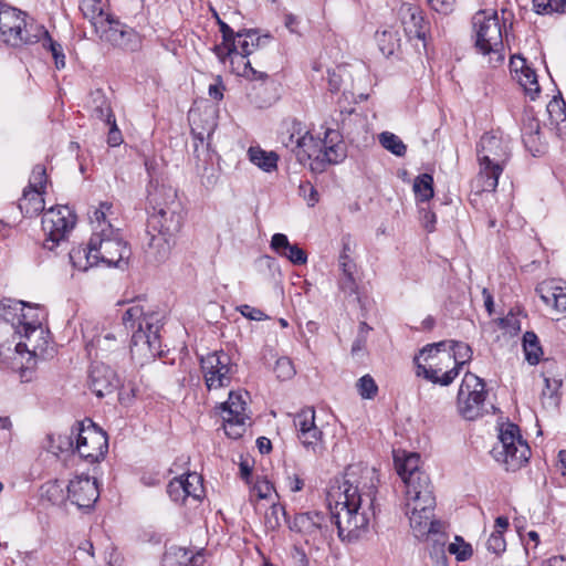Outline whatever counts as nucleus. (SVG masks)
<instances>
[{
    "instance_id": "7ed1b4c3",
    "label": "nucleus",
    "mask_w": 566,
    "mask_h": 566,
    "mask_svg": "<svg viewBox=\"0 0 566 566\" xmlns=\"http://www.w3.org/2000/svg\"><path fill=\"white\" fill-rule=\"evenodd\" d=\"M281 143L294 153L301 165L308 166L314 174L325 171L329 165L338 164L346 157L337 130L327 129L323 139H316L306 126L296 119L286 123V129L281 133Z\"/></svg>"
},
{
    "instance_id": "c9c22d12",
    "label": "nucleus",
    "mask_w": 566,
    "mask_h": 566,
    "mask_svg": "<svg viewBox=\"0 0 566 566\" xmlns=\"http://www.w3.org/2000/svg\"><path fill=\"white\" fill-rule=\"evenodd\" d=\"M297 438L302 446L314 454H322L325 450L323 432L318 427L297 433Z\"/></svg>"
},
{
    "instance_id": "f704fd0d",
    "label": "nucleus",
    "mask_w": 566,
    "mask_h": 566,
    "mask_svg": "<svg viewBox=\"0 0 566 566\" xmlns=\"http://www.w3.org/2000/svg\"><path fill=\"white\" fill-rule=\"evenodd\" d=\"M80 10L94 29L101 28L102 21L108 15L103 11L99 0H80Z\"/></svg>"
},
{
    "instance_id": "37998d69",
    "label": "nucleus",
    "mask_w": 566,
    "mask_h": 566,
    "mask_svg": "<svg viewBox=\"0 0 566 566\" xmlns=\"http://www.w3.org/2000/svg\"><path fill=\"white\" fill-rule=\"evenodd\" d=\"M413 191L417 198L426 202L433 197V178L429 174L418 176L413 181Z\"/></svg>"
},
{
    "instance_id": "6ab92c4d",
    "label": "nucleus",
    "mask_w": 566,
    "mask_h": 566,
    "mask_svg": "<svg viewBox=\"0 0 566 566\" xmlns=\"http://www.w3.org/2000/svg\"><path fill=\"white\" fill-rule=\"evenodd\" d=\"M99 496L95 479L88 475H78L67 484V497L80 509H90Z\"/></svg>"
},
{
    "instance_id": "a211bd4d",
    "label": "nucleus",
    "mask_w": 566,
    "mask_h": 566,
    "mask_svg": "<svg viewBox=\"0 0 566 566\" xmlns=\"http://www.w3.org/2000/svg\"><path fill=\"white\" fill-rule=\"evenodd\" d=\"M398 15L407 39L409 41L413 39L421 41L423 49H426V38L429 27L428 22L422 17V12L419 7L410 3H402L399 8Z\"/></svg>"
},
{
    "instance_id": "e433bc0d",
    "label": "nucleus",
    "mask_w": 566,
    "mask_h": 566,
    "mask_svg": "<svg viewBox=\"0 0 566 566\" xmlns=\"http://www.w3.org/2000/svg\"><path fill=\"white\" fill-rule=\"evenodd\" d=\"M261 38L254 29H243L237 32V46L242 55H250L260 45Z\"/></svg>"
},
{
    "instance_id": "b1692460",
    "label": "nucleus",
    "mask_w": 566,
    "mask_h": 566,
    "mask_svg": "<svg viewBox=\"0 0 566 566\" xmlns=\"http://www.w3.org/2000/svg\"><path fill=\"white\" fill-rule=\"evenodd\" d=\"M270 247L280 256L286 258L295 265L305 264L307 261L305 251L297 244H291L283 233H275L271 239Z\"/></svg>"
},
{
    "instance_id": "052dcab7",
    "label": "nucleus",
    "mask_w": 566,
    "mask_h": 566,
    "mask_svg": "<svg viewBox=\"0 0 566 566\" xmlns=\"http://www.w3.org/2000/svg\"><path fill=\"white\" fill-rule=\"evenodd\" d=\"M298 193L304 198L308 207H314L318 202V192L311 182L301 184Z\"/></svg>"
},
{
    "instance_id": "dca6fc26",
    "label": "nucleus",
    "mask_w": 566,
    "mask_h": 566,
    "mask_svg": "<svg viewBox=\"0 0 566 566\" xmlns=\"http://www.w3.org/2000/svg\"><path fill=\"white\" fill-rule=\"evenodd\" d=\"M157 196L158 192L149 195V202H155L156 206L154 207V212L148 218L147 228L174 237L181 229V214L166 203L163 206L158 202Z\"/></svg>"
},
{
    "instance_id": "393cba45",
    "label": "nucleus",
    "mask_w": 566,
    "mask_h": 566,
    "mask_svg": "<svg viewBox=\"0 0 566 566\" xmlns=\"http://www.w3.org/2000/svg\"><path fill=\"white\" fill-rule=\"evenodd\" d=\"M125 338H118L114 333L98 335L91 346L96 348V356L107 358L112 354H125Z\"/></svg>"
},
{
    "instance_id": "6e6552de",
    "label": "nucleus",
    "mask_w": 566,
    "mask_h": 566,
    "mask_svg": "<svg viewBox=\"0 0 566 566\" xmlns=\"http://www.w3.org/2000/svg\"><path fill=\"white\" fill-rule=\"evenodd\" d=\"M57 449L61 452L76 450L82 459L98 462L107 452V436L91 419H86L76 422L70 436L59 437Z\"/></svg>"
},
{
    "instance_id": "a19ab883",
    "label": "nucleus",
    "mask_w": 566,
    "mask_h": 566,
    "mask_svg": "<svg viewBox=\"0 0 566 566\" xmlns=\"http://www.w3.org/2000/svg\"><path fill=\"white\" fill-rule=\"evenodd\" d=\"M39 42L42 43L43 49L51 52L54 60L55 67L61 70L65 66V54L62 45L54 41L49 31L44 28V33L39 36Z\"/></svg>"
},
{
    "instance_id": "39448f33",
    "label": "nucleus",
    "mask_w": 566,
    "mask_h": 566,
    "mask_svg": "<svg viewBox=\"0 0 566 566\" xmlns=\"http://www.w3.org/2000/svg\"><path fill=\"white\" fill-rule=\"evenodd\" d=\"M164 314L145 312L139 304L125 311L122 321L126 329L132 332L130 354L133 358L147 361L161 354L160 329Z\"/></svg>"
},
{
    "instance_id": "c85d7f7f",
    "label": "nucleus",
    "mask_w": 566,
    "mask_h": 566,
    "mask_svg": "<svg viewBox=\"0 0 566 566\" xmlns=\"http://www.w3.org/2000/svg\"><path fill=\"white\" fill-rule=\"evenodd\" d=\"M90 109L94 118L105 124L115 119L111 103L101 90H96L91 94Z\"/></svg>"
},
{
    "instance_id": "20e7f679",
    "label": "nucleus",
    "mask_w": 566,
    "mask_h": 566,
    "mask_svg": "<svg viewBox=\"0 0 566 566\" xmlns=\"http://www.w3.org/2000/svg\"><path fill=\"white\" fill-rule=\"evenodd\" d=\"M130 255L132 250L123 240L119 229H114L112 224L93 232L86 249L78 248L69 252L73 265L83 271L87 269V264L92 266L99 262L124 269Z\"/></svg>"
},
{
    "instance_id": "864d4df0",
    "label": "nucleus",
    "mask_w": 566,
    "mask_h": 566,
    "mask_svg": "<svg viewBox=\"0 0 566 566\" xmlns=\"http://www.w3.org/2000/svg\"><path fill=\"white\" fill-rule=\"evenodd\" d=\"M167 493L174 502H184L189 496V490L185 486L184 482L179 478L172 479L167 485Z\"/></svg>"
},
{
    "instance_id": "bf43d9fd",
    "label": "nucleus",
    "mask_w": 566,
    "mask_h": 566,
    "mask_svg": "<svg viewBox=\"0 0 566 566\" xmlns=\"http://www.w3.org/2000/svg\"><path fill=\"white\" fill-rule=\"evenodd\" d=\"M558 3V0H533L534 10L539 14H545L553 11L564 12V8H560Z\"/></svg>"
},
{
    "instance_id": "79ce46f5",
    "label": "nucleus",
    "mask_w": 566,
    "mask_h": 566,
    "mask_svg": "<svg viewBox=\"0 0 566 566\" xmlns=\"http://www.w3.org/2000/svg\"><path fill=\"white\" fill-rule=\"evenodd\" d=\"M222 34V43L213 48L219 60H223V49L228 54L237 51V32L232 30L226 22L219 28Z\"/></svg>"
},
{
    "instance_id": "f8f14e48",
    "label": "nucleus",
    "mask_w": 566,
    "mask_h": 566,
    "mask_svg": "<svg viewBox=\"0 0 566 566\" xmlns=\"http://www.w3.org/2000/svg\"><path fill=\"white\" fill-rule=\"evenodd\" d=\"M493 458L501 462L506 471H516L528 462L531 449L520 434L516 424L509 423L502 428L499 434V442L491 451Z\"/></svg>"
},
{
    "instance_id": "4468645a",
    "label": "nucleus",
    "mask_w": 566,
    "mask_h": 566,
    "mask_svg": "<svg viewBox=\"0 0 566 566\" xmlns=\"http://www.w3.org/2000/svg\"><path fill=\"white\" fill-rule=\"evenodd\" d=\"M485 382L472 373H467L460 385L457 405L459 413L467 420H474L488 412L485 408Z\"/></svg>"
},
{
    "instance_id": "49530a36",
    "label": "nucleus",
    "mask_w": 566,
    "mask_h": 566,
    "mask_svg": "<svg viewBox=\"0 0 566 566\" xmlns=\"http://www.w3.org/2000/svg\"><path fill=\"white\" fill-rule=\"evenodd\" d=\"M517 81L531 99H535L541 91L535 71L532 67L526 69L517 75Z\"/></svg>"
},
{
    "instance_id": "7c9ffc66",
    "label": "nucleus",
    "mask_w": 566,
    "mask_h": 566,
    "mask_svg": "<svg viewBox=\"0 0 566 566\" xmlns=\"http://www.w3.org/2000/svg\"><path fill=\"white\" fill-rule=\"evenodd\" d=\"M339 268L343 272V277L339 282L340 289L346 293H355L356 292V263L348 254H339L338 259Z\"/></svg>"
},
{
    "instance_id": "a878e982",
    "label": "nucleus",
    "mask_w": 566,
    "mask_h": 566,
    "mask_svg": "<svg viewBox=\"0 0 566 566\" xmlns=\"http://www.w3.org/2000/svg\"><path fill=\"white\" fill-rule=\"evenodd\" d=\"M45 312L39 305H33L23 302V311L19 315V324H17V333L29 331L43 326L42 323L45 319Z\"/></svg>"
},
{
    "instance_id": "0eeeda50",
    "label": "nucleus",
    "mask_w": 566,
    "mask_h": 566,
    "mask_svg": "<svg viewBox=\"0 0 566 566\" xmlns=\"http://www.w3.org/2000/svg\"><path fill=\"white\" fill-rule=\"evenodd\" d=\"M44 25L38 23L25 11L0 0V42L6 46L20 49L39 43Z\"/></svg>"
},
{
    "instance_id": "5fc2aeb1",
    "label": "nucleus",
    "mask_w": 566,
    "mask_h": 566,
    "mask_svg": "<svg viewBox=\"0 0 566 566\" xmlns=\"http://www.w3.org/2000/svg\"><path fill=\"white\" fill-rule=\"evenodd\" d=\"M281 518L286 520V511L280 504H272L265 514V524L269 528L275 530L281 525Z\"/></svg>"
},
{
    "instance_id": "423d86ee",
    "label": "nucleus",
    "mask_w": 566,
    "mask_h": 566,
    "mask_svg": "<svg viewBox=\"0 0 566 566\" xmlns=\"http://www.w3.org/2000/svg\"><path fill=\"white\" fill-rule=\"evenodd\" d=\"M476 151L480 165L475 180L476 188L479 191H494L499 177L511 157L510 143L494 133H485L480 139Z\"/></svg>"
},
{
    "instance_id": "0e129e2a",
    "label": "nucleus",
    "mask_w": 566,
    "mask_h": 566,
    "mask_svg": "<svg viewBox=\"0 0 566 566\" xmlns=\"http://www.w3.org/2000/svg\"><path fill=\"white\" fill-rule=\"evenodd\" d=\"M106 125L109 126L108 135H107V143L111 147L119 146L123 143L122 133L118 129L116 125V119H113V122L106 123Z\"/></svg>"
},
{
    "instance_id": "c756f323",
    "label": "nucleus",
    "mask_w": 566,
    "mask_h": 566,
    "mask_svg": "<svg viewBox=\"0 0 566 566\" xmlns=\"http://www.w3.org/2000/svg\"><path fill=\"white\" fill-rule=\"evenodd\" d=\"M249 159L265 172L277 169L279 155L275 151H266L259 146H251L248 150Z\"/></svg>"
},
{
    "instance_id": "bb28decb",
    "label": "nucleus",
    "mask_w": 566,
    "mask_h": 566,
    "mask_svg": "<svg viewBox=\"0 0 566 566\" xmlns=\"http://www.w3.org/2000/svg\"><path fill=\"white\" fill-rule=\"evenodd\" d=\"M43 191L25 188L22 198L19 201V209L24 217L38 216L44 210Z\"/></svg>"
},
{
    "instance_id": "603ef678",
    "label": "nucleus",
    "mask_w": 566,
    "mask_h": 566,
    "mask_svg": "<svg viewBox=\"0 0 566 566\" xmlns=\"http://www.w3.org/2000/svg\"><path fill=\"white\" fill-rule=\"evenodd\" d=\"M448 551L450 554L455 555L459 562L468 560L473 554L472 546L465 543L460 536H457L455 542L449 545Z\"/></svg>"
},
{
    "instance_id": "ea45409f",
    "label": "nucleus",
    "mask_w": 566,
    "mask_h": 566,
    "mask_svg": "<svg viewBox=\"0 0 566 566\" xmlns=\"http://www.w3.org/2000/svg\"><path fill=\"white\" fill-rule=\"evenodd\" d=\"M23 311V301L6 298L0 302V316L17 331L19 315Z\"/></svg>"
},
{
    "instance_id": "5701e85b",
    "label": "nucleus",
    "mask_w": 566,
    "mask_h": 566,
    "mask_svg": "<svg viewBox=\"0 0 566 566\" xmlns=\"http://www.w3.org/2000/svg\"><path fill=\"white\" fill-rule=\"evenodd\" d=\"M324 521L325 516L319 512L300 513L295 515L290 528L294 532L315 536L317 533L323 534L324 530H327Z\"/></svg>"
},
{
    "instance_id": "e2e57ef3",
    "label": "nucleus",
    "mask_w": 566,
    "mask_h": 566,
    "mask_svg": "<svg viewBox=\"0 0 566 566\" xmlns=\"http://www.w3.org/2000/svg\"><path fill=\"white\" fill-rule=\"evenodd\" d=\"M526 149L533 155L538 156L544 151V144L541 138V134L536 136H530L522 138Z\"/></svg>"
},
{
    "instance_id": "6e6d98bb",
    "label": "nucleus",
    "mask_w": 566,
    "mask_h": 566,
    "mask_svg": "<svg viewBox=\"0 0 566 566\" xmlns=\"http://www.w3.org/2000/svg\"><path fill=\"white\" fill-rule=\"evenodd\" d=\"M274 373L279 379L287 380L295 375V369L290 358L280 357L275 363Z\"/></svg>"
},
{
    "instance_id": "680f3d73",
    "label": "nucleus",
    "mask_w": 566,
    "mask_h": 566,
    "mask_svg": "<svg viewBox=\"0 0 566 566\" xmlns=\"http://www.w3.org/2000/svg\"><path fill=\"white\" fill-rule=\"evenodd\" d=\"M541 134L539 120L533 116H525L522 125V138Z\"/></svg>"
},
{
    "instance_id": "2f4dec72",
    "label": "nucleus",
    "mask_w": 566,
    "mask_h": 566,
    "mask_svg": "<svg viewBox=\"0 0 566 566\" xmlns=\"http://www.w3.org/2000/svg\"><path fill=\"white\" fill-rule=\"evenodd\" d=\"M376 41L380 52L385 56L394 55L400 48V38L397 30L388 27L381 31L376 32Z\"/></svg>"
},
{
    "instance_id": "4d7b16f0",
    "label": "nucleus",
    "mask_w": 566,
    "mask_h": 566,
    "mask_svg": "<svg viewBox=\"0 0 566 566\" xmlns=\"http://www.w3.org/2000/svg\"><path fill=\"white\" fill-rule=\"evenodd\" d=\"M46 182V171L42 165H36L32 174L30 176L29 186L27 188H32L34 190L42 191L44 184Z\"/></svg>"
},
{
    "instance_id": "a18cd8bd",
    "label": "nucleus",
    "mask_w": 566,
    "mask_h": 566,
    "mask_svg": "<svg viewBox=\"0 0 566 566\" xmlns=\"http://www.w3.org/2000/svg\"><path fill=\"white\" fill-rule=\"evenodd\" d=\"M380 145L391 154L402 157L406 155L407 146L394 133L384 132L379 135Z\"/></svg>"
},
{
    "instance_id": "774afa93",
    "label": "nucleus",
    "mask_w": 566,
    "mask_h": 566,
    "mask_svg": "<svg viewBox=\"0 0 566 566\" xmlns=\"http://www.w3.org/2000/svg\"><path fill=\"white\" fill-rule=\"evenodd\" d=\"M253 490L256 492V494L260 499H266L270 496V494L273 490V485L269 481L263 480V481L258 482L254 485Z\"/></svg>"
},
{
    "instance_id": "13d9d810",
    "label": "nucleus",
    "mask_w": 566,
    "mask_h": 566,
    "mask_svg": "<svg viewBox=\"0 0 566 566\" xmlns=\"http://www.w3.org/2000/svg\"><path fill=\"white\" fill-rule=\"evenodd\" d=\"M486 548L488 551L500 555L503 553L506 548V542L504 539V536L500 531H493L490 535V537L486 541Z\"/></svg>"
},
{
    "instance_id": "412c9836",
    "label": "nucleus",
    "mask_w": 566,
    "mask_h": 566,
    "mask_svg": "<svg viewBox=\"0 0 566 566\" xmlns=\"http://www.w3.org/2000/svg\"><path fill=\"white\" fill-rule=\"evenodd\" d=\"M147 235L149 238L145 250L147 260L153 263H163L168 260L175 243L174 237L156 232L148 228Z\"/></svg>"
},
{
    "instance_id": "de8ad7c7",
    "label": "nucleus",
    "mask_w": 566,
    "mask_h": 566,
    "mask_svg": "<svg viewBox=\"0 0 566 566\" xmlns=\"http://www.w3.org/2000/svg\"><path fill=\"white\" fill-rule=\"evenodd\" d=\"M139 43L140 41L137 32L128 25H125L124 29H120L117 41H115L113 45L124 50L135 51L139 46Z\"/></svg>"
},
{
    "instance_id": "9b49d317",
    "label": "nucleus",
    "mask_w": 566,
    "mask_h": 566,
    "mask_svg": "<svg viewBox=\"0 0 566 566\" xmlns=\"http://www.w3.org/2000/svg\"><path fill=\"white\" fill-rule=\"evenodd\" d=\"M23 342L15 345L12 368L18 370L22 381H29L38 358L50 355L48 331L43 326L31 328L19 334Z\"/></svg>"
},
{
    "instance_id": "cd10ccee",
    "label": "nucleus",
    "mask_w": 566,
    "mask_h": 566,
    "mask_svg": "<svg viewBox=\"0 0 566 566\" xmlns=\"http://www.w3.org/2000/svg\"><path fill=\"white\" fill-rule=\"evenodd\" d=\"M551 124L555 126L559 137H566V103L563 97L554 96L547 105Z\"/></svg>"
},
{
    "instance_id": "3c124183",
    "label": "nucleus",
    "mask_w": 566,
    "mask_h": 566,
    "mask_svg": "<svg viewBox=\"0 0 566 566\" xmlns=\"http://www.w3.org/2000/svg\"><path fill=\"white\" fill-rule=\"evenodd\" d=\"M356 387L363 399H373L378 392V386L370 375L360 377L356 382Z\"/></svg>"
},
{
    "instance_id": "f03ea898",
    "label": "nucleus",
    "mask_w": 566,
    "mask_h": 566,
    "mask_svg": "<svg viewBox=\"0 0 566 566\" xmlns=\"http://www.w3.org/2000/svg\"><path fill=\"white\" fill-rule=\"evenodd\" d=\"M395 468L405 484V510L417 538L439 535L443 524L434 520L436 496L429 475L420 469L417 453L395 454Z\"/></svg>"
},
{
    "instance_id": "ddd939ff",
    "label": "nucleus",
    "mask_w": 566,
    "mask_h": 566,
    "mask_svg": "<svg viewBox=\"0 0 566 566\" xmlns=\"http://www.w3.org/2000/svg\"><path fill=\"white\" fill-rule=\"evenodd\" d=\"M76 218L67 206H57L46 210L42 217V230L45 234L43 248L49 251L65 245Z\"/></svg>"
},
{
    "instance_id": "338daca9",
    "label": "nucleus",
    "mask_w": 566,
    "mask_h": 566,
    "mask_svg": "<svg viewBox=\"0 0 566 566\" xmlns=\"http://www.w3.org/2000/svg\"><path fill=\"white\" fill-rule=\"evenodd\" d=\"M240 313L252 321H262L266 317V315L259 308L252 307L250 305H241L239 307Z\"/></svg>"
},
{
    "instance_id": "4be33fe9",
    "label": "nucleus",
    "mask_w": 566,
    "mask_h": 566,
    "mask_svg": "<svg viewBox=\"0 0 566 566\" xmlns=\"http://www.w3.org/2000/svg\"><path fill=\"white\" fill-rule=\"evenodd\" d=\"M541 300L557 312H566V285L554 280L543 281L536 286Z\"/></svg>"
},
{
    "instance_id": "09e8293b",
    "label": "nucleus",
    "mask_w": 566,
    "mask_h": 566,
    "mask_svg": "<svg viewBox=\"0 0 566 566\" xmlns=\"http://www.w3.org/2000/svg\"><path fill=\"white\" fill-rule=\"evenodd\" d=\"M294 426L297 433L306 432L307 430L317 427L315 423L314 408L307 407L297 412L294 417Z\"/></svg>"
},
{
    "instance_id": "8fccbe9b",
    "label": "nucleus",
    "mask_w": 566,
    "mask_h": 566,
    "mask_svg": "<svg viewBox=\"0 0 566 566\" xmlns=\"http://www.w3.org/2000/svg\"><path fill=\"white\" fill-rule=\"evenodd\" d=\"M180 480L184 482L185 486L189 490L187 495L192 497L196 501H200L203 494L202 486V478L197 473H188L186 475H181Z\"/></svg>"
},
{
    "instance_id": "f3484780",
    "label": "nucleus",
    "mask_w": 566,
    "mask_h": 566,
    "mask_svg": "<svg viewBox=\"0 0 566 566\" xmlns=\"http://www.w3.org/2000/svg\"><path fill=\"white\" fill-rule=\"evenodd\" d=\"M247 402L241 394L230 392L228 400L221 406L224 431L231 438H239L245 431Z\"/></svg>"
},
{
    "instance_id": "72a5a7b5",
    "label": "nucleus",
    "mask_w": 566,
    "mask_h": 566,
    "mask_svg": "<svg viewBox=\"0 0 566 566\" xmlns=\"http://www.w3.org/2000/svg\"><path fill=\"white\" fill-rule=\"evenodd\" d=\"M126 24H123L118 19L108 14L101 24V28H95L96 34L104 42H108L113 45L117 41L120 29H124Z\"/></svg>"
},
{
    "instance_id": "aec40b11",
    "label": "nucleus",
    "mask_w": 566,
    "mask_h": 566,
    "mask_svg": "<svg viewBox=\"0 0 566 566\" xmlns=\"http://www.w3.org/2000/svg\"><path fill=\"white\" fill-rule=\"evenodd\" d=\"M115 370L104 363L94 361L88 374V387L98 397H105L119 387Z\"/></svg>"
},
{
    "instance_id": "58836bf2",
    "label": "nucleus",
    "mask_w": 566,
    "mask_h": 566,
    "mask_svg": "<svg viewBox=\"0 0 566 566\" xmlns=\"http://www.w3.org/2000/svg\"><path fill=\"white\" fill-rule=\"evenodd\" d=\"M545 387L542 391V403L547 409H556L559 405L562 380L544 377Z\"/></svg>"
},
{
    "instance_id": "c03bdc74",
    "label": "nucleus",
    "mask_w": 566,
    "mask_h": 566,
    "mask_svg": "<svg viewBox=\"0 0 566 566\" xmlns=\"http://www.w3.org/2000/svg\"><path fill=\"white\" fill-rule=\"evenodd\" d=\"M247 56L239 53L238 50L228 54L227 50L223 49V60L220 61L224 63L227 59H230L231 71L239 76H245L249 74V70H251V63L247 60Z\"/></svg>"
},
{
    "instance_id": "69168bd1",
    "label": "nucleus",
    "mask_w": 566,
    "mask_h": 566,
    "mask_svg": "<svg viewBox=\"0 0 566 566\" xmlns=\"http://www.w3.org/2000/svg\"><path fill=\"white\" fill-rule=\"evenodd\" d=\"M430 7L443 14H448L453 10L455 0H428Z\"/></svg>"
},
{
    "instance_id": "4c0bfd02",
    "label": "nucleus",
    "mask_w": 566,
    "mask_h": 566,
    "mask_svg": "<svg viewBox=\"0 0 566 566\" xmlns=\"http://www.w3.org/2000/svg\"><path fill=\"white\" fill-rule=\"evenodd\" d=\"M523 349L525 359L528 364L536 365L539 363L543 349L541 347L539 339L534 332H526L523 335Z\"/></svg>"
},
{
    "instance_id": "9d476101",
    "label": "nucleus",
    "mask_w": 566,
    "mask_h": 566,
    "mask_svg": "<svg viewBox=\"0 0 566 566\" xmlns=\"http://www.w3.org/2000/svg\"><path fill=\"white\" fill-rule=\"evenodd\" d=\"M472 24L475 34V49L479 53L489 56L493 66L504 61V43L502 24L496 11L486 13L479 11L473 15Z\"/></svg>"
},
{
    "instance_id": "2eb2a0df",
    "label": "nucleus",
    "mask_w": 566,
    "mask_h": 566,
    "mask_svg": "<svg viewBox=\"0 0 566 566\" xmlns=\"http://www.w3.org/2000/svg\"><path fill=\"white\" fill-rule=\"evenodd\" d=\"M201 368L208 389H218L230 385L233 374L230 356L224 352H213L201 358Z\"/></svg>"
},
{
    "instance_id": "1a4fd4ad",
    "label": "nucleus",
    "mask_w": 566,
    "mask_h": 566,
    "mask_svg": "<svg viewBox=\"0 0 566 566\" xmlns=\"http://www.w3.org/2000/svg\"><path fill=\"white\" fill-rule=\"evenodd\" d=\"M450 349L452 350V355L448 354L447 358L450 360L453 358L455 366L450 370L442 374L441 377L438 376V373L441 369H436L427 367L426 365L420 363V358L423 357L424 361L428 359H433L434 354L440 352V348L446 345V342L433 343L424 346L419 355L415 356L413 361L416 365V374L417 376H422L427 380H430L433 384H439L441 386H449L459 375L461 367L469 363L472 358V348L462 342L451 340Z\"/></svg>"
},
{
    "instance_id": "f257e3e1",
    "label": "nucleus",
    "mask_w": 566,
    "mask_h": 566,
    "mask_svg": "<svg viewBox=\"0 0 566 566\" xmlns=\"http://www.w3.org/2000/svg\"><path fill=\"white\" fill-rule=\"evenodd\" d=\"M377 483L374 469L350 464L343 482L329 491V499L335 500L334 506L329 503L331 515L340 541L354 543L368 532L376 515Z\"/></svg>"
},
{
    "instance_id": "473e14b6",
    "label": "nucleus",
    "mask_w": 566,
    "mask_h": 566,
    "mask_svg": "<svg viewBox=\"0 0 566 566\" xmlns=\"http://www.w3.org/2000/svg\"><path fill=\"white\" fill-rule=\"evenodd\" d=\"M197 556L184 547H170L164 555L163 566H195Z\"/></svg>"
}]
</instances>
